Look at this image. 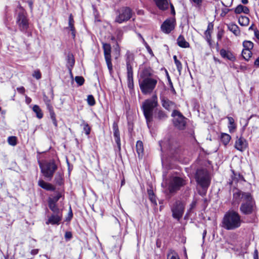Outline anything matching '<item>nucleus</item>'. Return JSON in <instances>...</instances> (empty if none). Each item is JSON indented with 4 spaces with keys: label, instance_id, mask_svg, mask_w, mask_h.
<instances>
[{
    "label": "nucleus",
    "instance_id": "obj_1",
    "mask_svg": "<svg viewBox=\"0 0 259 259\" xmlns=\"http://www.w3.org/2000/svg\"><path fill=\"white\" fill-rule=\"evenodd\" d=\"M233 199L242 201L240 207V211L244 214H250L255 211V201L249 192H245L236 189L233 193Z\"/></svg>",
    "mask_w": 259,
    "mask_h": 259
},
{
    "label": "nucleus",
    "instance_id": "obj_2",
    "mask_svg": "<svg viewBox=\"0 0 259 259\" xmlns=\"http://www.w3.org/2000/svg\"><path fill=\"white\" fill-rule=\"evenodd\" d=\"M152 73L151 69L145 68L140 74L139 86L142 93L144 95L151 94L157 85V79L152 77Z\"/></svg>",
    "mask_w": 259,
    "mask_h": 259
},
{
    "label": "nucleus",
    "instance_id": "obj_3",
    "mask_svg": "<svg viewBox=\"0 0 259 259\" xmlns=\"http://www.w3.org/2000/svg\"><path fill=\"white\" fill-rule=\"evenodd\" d=\"M243 220L238 212L230 210L225 214L222 222V227L227 230H234L241 226Z\"/></svg>",
    "mask_w": 259,
    "mask_h": 259
},
{
    "label": "nucleus",
    "instance_id": "obj_4",
    "mask_svg": "<svg viewBox=\"0 0 259 259\" xmlns=\"http://www.w3.org/2000/svg\"><path fill=\"white\" fill-rule=\"evenodd\" d=\"M157 105L158 99L156 95H154L151 98L146 100L142 104V108L148 127L153 119L154 109Z\"/></svg>",
    "mask_w": 259,
    "mask_h": 259
},
{
    "label": "nucleus",
    "instance_id": "obj_5",
    "mask_svg": "<svg viewBox=\"0 0 259 259\" xmlns=\"http://www.w3.org/2000/svg\"><path fill=\"white\" fill-rule=\"evenodd\" d=\"M39 166L41 172L48 180L52 179L55 171L57 169V166L53 160L45 161L44 163H40Z\"/></svg>",
    "mask_w": 259,
    "mask_h": 259
},
{
    "label": "nucleus",
    "instance_id": "obj_6",
    "mask_svg": "<svg viewBox=\"0 0 259 259\" xmlns=\"http://www.w3.org/2000/svg\"><path fill=\"white\" fill-rule=\"evenodd\" d=\"M195 179L198 184L204 188H207L210 184V177L208 172L206 170H197Z\"/></svg>",
    "mask_w": 259,
    "mask_h": 259
},
{
    "label": "nucleus",
    "instance_id": "obj_7",
    "mask_svg": "<svg viewBox=\"0 0 259 259\" xmlns=\"http://www.w3.org/2000/svg\"><path fill=\"white\" fill-rule=\"evenodd\" d=\"M184 209V203L180 201H177L171 207L172 217L179 221L183 215Z\"/></svg>",
    "mask_w": 259,
    "mask_h": 259
},
{
    "label": "nucleus",
    "instance_id": "obj_8",
    "mask_svg": "<svg viewBox=\"0 0 259 259\" xmlns=\"http://www.w3.org/2000/svg\"><path fill=\"white\" fill-rule=\"evenodd\" d=\"M185 185V181L183 178L179 177H172L171 178L168 185L169 191L171 193H174Z\"/></svg>",
    "mask_w": 259,
    "mask_h": 259
},
{
    "label": "nucleus",
    "instance_id": "obj_9",
    "mask_svg": "<svg viewBox=\"0 0 259 259\" xmlns=\"http://www.w3.org/2000/svg\"><path fill=\"white\" fill-rule=\"evenodd\" d=\"M171 116L174 117L175 126L180 130H183L186 126L185 117L178 110H174Z\"/></svg>",
    "mask_w": 259,
    "mask_h": 259
},
{
    "label": "nucleus",
    "instance_id": "obj_10",
    "mask_svg": "<svg viewBox=\"0 0 259 259\" xmlns=\"http://www.w3.org/2000/svg\"><path fill=\"white\" fill-rule=\"evenodd\" d=\"M132 15V10L129 8H123L119 10V14L116 16L115 21L118 23H122L128 21Z\"/></svg>",
    "mask_w": 259,
    "mask_h": 259
},
{
    "label": "nucleus",
    "instance_id": "obj_11",
    "mask_svg": "<svg viewBox=\"0 0 259 259\" xmlns=\"http://www.w3.org/2000/svg\"><path fill=\"white\" fill-rule=\"evenodd\" d=\"M103 48L106 63L108 68L111 73L113 69L111 57V46L109 44L103 43Z\"/></svg>",
    "mask_w": 259,
    "mask_h": 259
},
{
    "label": "nucleus",
    "instance_id": "obj_12",
    "mask_svg": "<svg viewBox=\"0 0 259 259\" xmlns=\"http://www.w3.org/2000/svg\"><path fill=\"white\" fill-rule=\"evenodd\" d=\"M17 24L19 26L21 31H25L27 29L29 24L28 20L23 11L18 14L17 19Z\"/></svg>",
    "mask_w": 259,
    "mask_h": 259
},
{
    "label": "nucleus",
    "instance_id": "obj_13",
    "mask_svg": "<svg viewBox=\"0 0 259 259\" xmlns=\"http://www.w3.org/2000/svg\"><path fill=\"white\" fill-rule=\"evenodd\" d=\"M62 218V212L54 213L51 215L46 221L47 225H59Z\"/></svg>",
    "mask_w": 259,
    "mask_h": 259
},
{
    "label": "nucleus",
    "instance_id": "obj_14",
    "mask_svg": "<svg viewBox=\"0 0 259 259\" xmlns=\"http://www.w3.org/2000/svg\"><path fill=\"white\" fill-rule=\"evenodd\" d=\"M161 28L163 32L169 33L175 28V22L173 20H166L163 22Z\"/></svg>",
    "mask_w": 259,
    "mask_h": 259
},
{
    "label": "nucleus",
    "instance_id": "obj_15",
    "mask_svg": "<svg viewBox=\"0 0 259 259\" xmlns=\"http://www.w3.org/2000/svg\"><path fill=\"white\" fill-rule=\"evenodd\" d=\"M162 106L168 111L176 110V105L175 103L165 97H162L161 99Z\"/></svg>",
    "mask_w": 259,
    "mask_h": 259
},
{
    "label": "nucleus",
    "instance_id": "obj_16",
    "mask_svg": "<svg viewBox=\"0 0 259 259\" xmlns=\"http://www.w3.org/2000/svg\"><path fill=\"white\" fill-rule=\"evenodd\" d=\"M125 57L127 71L133 70V66L134 65V54L128 51L126 52Z\"/></svg>",
    "mask_w": 259,
    "mask_h": 259
},
{
    "label": "nucleus",
    "instance_id": "obj_17",
    "mask_svg": "<svg viewBox=\"0 0 259 259\" xmlns=\"http://www.w3.org/2000/svg\"><path fill=\"white\" fill-rule=\"evenodd\" d=\"M113 130L115 141L117 145L118 149L120 150L121 146L120 135L117 124L115 122L113 123Z\"/></svg>",
    "mask_w": 259,
    "mask_h": 259
},
{
    "label": "nucleus",
    "instance_id": "obj_18",
    "mask_svg": "<svg viewBox=\"0 0 259 259\" xmlns=\"http://www.w3.org/2000/svg\"><path fill=\"white\" fill-rule=\"evenodd\" d=\"M246 147L247 142L244 139L242 138H240L236 141L235 147L238 150L242 151L246 148Z\"/></svg>",
    "mask_w": 259,
    "mask_h": 259
},
{
    "label": "nucleus",
    "instance_id": "obj_19",
    "mask_svg": "<svg viewBox=\"0 0 259 259\" xmlns=\"http://www.w3.org/2000/svg\"><path fill=\"white\" fill-rule=\"evenodd\" d=\"M173 143V141L171 140L169 138H167L159 142V145L161 149H172Z\"/></svg>",
    "mask_w": 259,
    "mask_h": 259
},
{
    "label": "nucleus",
    "instance_id": "obj_20",
    "mask_svg": "<svg viewBox=\"0 0 259 259\" xmlns=\"http://www.w3.org/2000/svg\"><path fill=\"white\" fill-rule=\"evenodd\" d=\"M157 7L161 10H165L168 8V0H154Z\"/></svg>",
    "mask_w": 259,
    "mask_h": 259
},
{
    "label": "nucleus",
    "instance_id": "obj_21",
    "mask_svg": "<svg viewBox=\"0 0 259 259\" xmlns=\"http://www.w3.org/2000/svg\"><path fill=\"white\" fill-rule=\"evenodd\" d=\"M39 186L42 188L49 191H54L55 188L54 186L50 183H48L42 180H39L38 182Z\"/></svg>",
    "mask_w": 259,
    "mask_h": 259
},
{
    "label": "nucleus",
    "instance_id": "obj_22",
    "mask_svg": "<svg viewBox=\"0 0 259 259\" xmlns=\"http://www.w3.org/2000/svg\"><path fill=\"white\" fill-rule=\"evenodd\" d=\"M220 54L223 58L227 59L230 61H234L235 59V57L231 52L227 51L225 49L221 50Z\"/></svg>",
    "mask_w": 259,
    "mask_h": 259
},
{
    "label": "nucleus",
    "instance_id": "obj_23",
    "mask_svg": "<svg viewBox=\"0 0 259 259\" xmlns=\"http://www.w3.org/2000/svg\"><path fill=\"white\" fill-rule=\"evenodd\" d=\"M67 29H69L71 31V34L72 37L73 38L75 37V30L74 27V20L73 17L71 14L70 15L69 17V25L68 27L66 28Z\"/></svg>",
    "mask_w": 259,
    "mask_h": 259
},
{
    "label": "nucleus",
    "instance_id": "obj_24",
    "mask_svg": "<svg viewBox=\"0 0 259 259\" xmlns=\"http://www.w3.org/2000/svg\"><path fill=\"white\" fill-rule=\"evenodd\" d=\"M177 44L181 48H187L189 47V44L182 35H180L177 39Z\"/></svg>",
    "mask_w": 259,
    "mask_h": 259
},
{
    "label": "nucleus",
    "instance_id": "obj_25",
    "mask_svg": "<svg viewBox=\"0 0 259 259\" xmlns=\"http://www.w3.org/2000/svg\"><path fill=\"white\" fill-rule=\"evenodd\" d=\"M154 117L156 119L162 120L166 119L167 116L163 111L159 110L156 112Z\"/></svg>",
    "mask_w": 259,
    "mask_h": 259
},
{
    "label": "nucleus",
    "instance_id": "obj_26",
    "mask_svg": "<svg viewBox=\"0 0 259 259\" xmlns=\"http://www.w3.org/2000/svg\"><path fill=\"white\" fill-rule=\"evenodd\" d=\"M136 151L139 157H142L143 154L144 148L143 143L141 141H138L136 144Z\"/></svg>",
    "mask_w": 259,
    "mask_h": 259
},
{
    "label": "nucleus",
    "instance_id": "obj_27",
    "mask_svg": "<svg viewBox=\"0 0 259 259\" xmlns=\"http://www.w3.org/2000/svg\"><path fill=\"white\" fill-rule=\"evenodd\" d=\"M128 87L130 89L134 88L133 73V70L127 71Z\"/></svg>",
    "mask_w": 259,
    "mask_h": 259
},
{
    "label": "nucleus",
    "instance_id": "obj_28",
    "mask_svg": "<svg viewBox=\"0 0 259 259\" xmlns=\"http://www.w3.org/2000/svg\"><path fill=\"white\" fill-rule=\"evenodd\" d=\"M228 28L231 32H232L235 35H238L240 34V30L238 26L235 24H229L228 25Z\"/></svg>",
    "mask_w": 259,
    "mask_h": 259
},
{
    "label": "nucleus",
    "instance_id": "obj_29",
    "mask_svg": "<svg viewBox=\"0 0 259 259\" xmlns=\"http://www.w3.org/2000/svg\"><path fill=\"white\" fill-rule=\"evenodd\" d=\"M238 22L240 25L246 26L249 24V19L246 16H240L238 19Z\"/></svg>",
    "mask_w": 259,
    "mask_h": 259
},
{
    "label": "nucleus",
    "instance_id": "obj_30",
    "mask_svg": "<svg viewBox=\"0 0 259 259\" xmlns=\"http://www.w3.org/2000/svg\"><path fill=\"white\" fill-rule=\"evenodd\" d=\"M33 111L35 113L36 117L39 118L41 119L43 117V113L41 110V109L39 108V107L38 105H34L33 107L32 108Z\"/></svg>",
    "mask_w": 259,
    "mask_h": 259
},
{
    "label": "nucleus",
    "instance_id": "obj_31",
    "mask_svg": "<svg viewBox=\"0 0 259 259\" xmlns=\"http://www.w3.org/2000/svg\"><path fill=\"white\" fill-rule=\"evenodd\" d=\"M49 202V207L50 209L54 213L62 212V210L60 209L56 205V203Z\"/></svg>",
    "mask_w": 259,
    "mask_h": 259
},
{
    "label": "nucleus",
    "instance_id": "obj_32",
    "mask_svg": "<svg viewBox=\"0 0 259 259\" xmlns=\"http://www.w3.org/2000/svg\"><path fill=\"white\" fill-rule=\"evenodd\" d=\"M231 140V136L227 134H222L221 135V141L225 145H227Z\"/></svg>",
    "mask_w": 259,
    "mask_h": 259
},
{
    "label": "nucleus",
    "instance_id": "obj_33",
    "mask_svg": "<svg viewBox=\"0 0 259 259\" xmlns=\"http://www.w3.org/2000/svg\"><path fill=\"white\" fill-rule=\"evenodd\" d=\"M75 60L73 56L71 54H69L67 56V65L69 68H72L74 64Z\"/></svg>",
    "mask_w": 259,
    "mask_h": 259
},
{
    "label": "nucleus",
    "instance_id": "obj_34",
    "mask_svg": "<svg viewBox=\"0 0 259 259\" xmlns=\"http://www.w3.org/2000/svg\"><path fill=\"white\" fill-rule=\"evenodd\" d=\"M242 55L246 60H248L251 57L252 53L250 50L243 49L242 52Z\"/></svg>",
    "mask_w": 259,
    "mask_h": 259
},
{
    "label": "nucleus",
    "instance_id": "obj_35",
    "mask_svg": "<svg viewBox=\"0 0 259 259\" xmlns=\"http://www.w3.org/2000/svg\"><path fill=\"white\" fill-rule=\"evenodd\" d=\"M227 118L229 123L228 127L230 132H231L236 128V126L234 123V120L232 117H227Z\"/></svg>",
    "mask_w": 259,
    "mask_h": 259
},
{
    "label": "nucleus",
    "instance_id": "obj_36",
    "mask_svg": "<svg viewBox=\"0 0 259 259\" xmlns=\"http://www.w3.org/2000/svg\"><path fill=\"white\" fill-rule=\"evenodd\" d=\"M243 46L244 50L251 51L253 47V44L250 41L245 40L243 42Z\"/></svg>",
    "mask_w": 259,
    "mask_h": 259
},
{
    "label": "nucleus",
    "instance_id": "obj_37",
    "mask_svg": "<svg viewBox=\"0 0 259 259\" xmlns=\"http://www.w3.org/2000/svg\"><path fill=\"white\" fill-rule=\"evenodd\" d=\"M49 108H50V112H50V115L51 118L52 120L53 124L56 127H57V121L56 119L55 113L54 112L53 110L51 109V108L50 107Z\"/></svg>",
    "mask_w": 259,
    "mask_h": 259
},
{
    "label": "nucleus",
    "instance_id": "obj_38",
    "mask_svg": "<svg viewBox=\"0 0 259 259\" xmlns=\"http://www.w3.org/2000/svg\"><path fill=\"white\" fill-rule=\"evenodd\" d=\"M61 194L58 193L56 195L54 196L53 198H50L49 202L56 203L59 199L61 198Z\"/></svg>",
    "mask_w": 259,
    "mask_h": 259
},
{
    "label": "nucleus",
    "instance_id": "obj_39",
    "mask_svg": "<svg viewBox=\"0 0 259 259\" xmlns=\"http://www.w3.org/2000/svg\"><path fill=\"white\" fill-rule=\"evenodd\" d=\"M9 144L12 146H15L17 144V138L15 136L9 137L8 139Z\"/></svg>",
    "mask_w": 259,
    "mask_h": 259
},
{
    "label": "nucleus",
    "instance_id": "obj_40",
    "mask_svg": "<svg viewBox=\"0 0 259 259\" xmlns=\"http://www.w3.org/2000/svg\"><path fill=\"white\" fill-rule=\"evenodd\" d=\"M87 102L90 106H94L95 104V100L92 95H89L88 96Z\"/></svg>",
    "mask_w": 259,
    "mask_h": 259
},
{
    "label": "nucleus",
    "instance_id": "obj_41",
    "mask_svg": "<svg viewBox=\"0 0 259 259\" xmlns=\"http://www.w3.org/2000/svg\"><path fill=\"white\" fill-rule=\"evenodd\" d=\"M167 259H180V258L177 253L174 251H171L168 254Z\"/></svg>",
    "mask_w": 259,
    "mask_h": 259
},
{
    "label": "nucleus",
    "instance_id": "obj_42",
    "mask_svg": "<svg viewBox=\"0 0 259 259\" xmlns=\"http://www.w3.org/2000/svg\"><path fill=\"white\" fill-rule=\"evenodd\" d=\"M44 101L47 106V108L49 110V112H50V108H49L50 107L51 108L52 110H53V108L52 105L51 104L50 100H49L46 96H44Z\"/></svg>",
    "mask_w": 259,
    "mask_h": 259
},
{
    "label": "nucleus",
    "instance_id": "obj_43",
    "mask_svg": "<svg viewBox=\"0 0 259 259\" xmlns=\"http://www.w3.org/2000/svg\"><path fill=\"white\" fill-rule=\"evenodd\" d=\"M75 80L79 85H82L84 81V79L82 76H76Z\"/></svg>",
    "mask_w": 259,
    "mask_h": 259
},
{
    "label": "nucleus",
    "instance_id": "obj_44",
    "mask_svg": "<svg viewBox=\"0 0 259 259\" xmlns=\"http://www.w3.org/2000/svg\"><path fill=\"white\" fill-rule=\"evenodd\" d=\"M115 34L117 40L120 41L122 37L123 31L120 29H117L115 32Z\"/></svg>",
    "mask_w": 259,
    "mask_h": 259
},
{
    "label": "nucleus",
    "instance_id": "obj_45",
    "mask_svg": "<svg viewBox=\"0 0 259 259\" xmlns=\"http://www.w3.org/2000/svg\"><path fill=\"white\" fill-rule=\"evenodd\" d=\"M83 131L87 135H89L91 132V128L89 126V124L87 123H84L83 124Z\"/></svg>",
    "mask_w": 259,
    "mask_h": 259
},
{
    "label": "nucleus",
    "instance_id": "obj_46",
    "mask_svg": "<svg viewBox=\"0 0 259 259\" xmlns=\"http://www.w3.org/2000/svg\"><path fill=\"white\" fill-rule=\"evenodd\" d=\"M32 76L37 79H39L41 77L40 72L39 70H35L32 74Z\"/></svg>",
    "mask_w": 259,
    "mask_h": 259
},
{
    "label": "nucleus",
    "instance_id": "obj_47",
    "mask_svg": "<svg viewBox=\"0 0 259 259\" xmlns=\"http://www.w3.org/2000/svg\"><path fill=\"white\" fill-rule=\"evenodd\" d=\"M243 6L241 5H238L235 9V13L236 14H240L243 11Z\"/></svg>",
    "mask_w": 259,
    "mask_h": 259
},
{
    "label": "nucleus",
    "instance_id": "obj_48",
    "mask_svg": "<svg viewBox=\"0 0 259 259\" xmlns=\"http://www.w3.org/2000/svg\"><path fill=\"white\" fill-rule=\"evenodd\" d=\"M178 71L180 73L182 69V65L180 61H176L175 62Z\"/></svg>",
    "mask_w": 259,
    "mask_h": 259
},
{
    "label": "nucleus",
    "instance_id": "obj_49",
    "mask_svg": "<svg viewBox=\"0 0 259 259\" xmlns=\"http://www.w3.org/2000/svg\"><path fill=\"white\" fill-rule=\"evenodd\" d=\"M149 198L150 199V200L151 201V202L154 205H157V202H156V197H155V195H152V196H149Z\"/></svg>",
    "mask_w": 259,
    "mask_h": 259
},
{
    "label": "nucleus",
    "instance_id": "obj_50",
    "mask_svg": "<svg viewBox=\"0 0 259 259\" xmlns=\"http://www.w3.org/2000/svg\"><path fill=\"white\" fill-rule=\"evenodd\" d=\"M17 90L19 93L22 94H23L25 91L24 88L23 87L17 88Z\"/></svg>",
    "mask_w": 259,
    "mask_h": 259
},
{
    "label": "nucleus",
    "instance_id": "obj_51",
    "mask_svg": "<svg viewBox=\"0 0 259 259\" xmlns=\"http://www.w3.org/2000/svg\"><path fill=\"white\" fill-rule=\"evenodd\" d=\"M205 34L208 39H209L210 37V32L209 30V28H208L207 29L205 32Z\"/></svg>",
    "mask_w": 259,
    "mask_h": 259
},
{
    "label": "nucleus",
    "instance_id": "obj_52",
    "mask_svg": "<svg viewBox=\"0 0 259 259\" xmlns=\"http://www.w3.org/2000/svg\"><path fill=\"white\" fill-rule=\"evenodd\" d=\"M242 8H243V11H242L243 13H244L245 14H248L249 12V9L247 7L243 6Z\"/></svg>",
    "mask_w": 259,
    "mask_h": 259
},
{
    "label": "nucleus",
    "instance_id": "obj_53",
    "mask_svg": "<svg viewBox=\"0 0 259 259\" xmlns=\"http://www.w3.org/2000/svg\"><path fill=\"white\" fill-rule=\"evenodd\" d=\"M198 6H200L202 4V0H192Z\"/></svg>",
    "mask_w": 259,
    "mask_h": 259
},
{
    "label": "nucleus",
    "instance_id": "obj_54",
    "mask_svg": "<svg viewBox=\"0 0 259 259\" xmlns=\"http://www.w3.org/2000/svg\"><path fill=\"white\" fill-rule=\"evenodd\" d=\"M253 258L254 259H258V251L257 249H255L254 251Z\"/></svg>",
    "mask_w": 259,
    "mask_h": 259
},
{
    "label": "nucleus",
    "instance_id": "obj_55",
    "mask_svg": "<svg viewBox=\"0 0 259 259\" xmlns=\"http://www.w3.org/2000/svg\"><path fill=\"white\" fill-rule=\"evenodd\" d=\"M72 237L71 233L70 232H67L65 233V237L66 238L70 239Z\"/></svg>",
    "mask_w": 259,
    "mask_h": 259
},
{
    "label": "nucleus",
    "instance_id": "obj_56",
    "mask_svg": "<svg viewBox=\"0 0 259 259\" xmlns=\"http://www.w3.org/2000/svg\"><path fill=\"white\" fill-rule=\"evenodd\" d=\"M38 249H32L31 251V254L32 255L37 254L38 253Z\"/></svg>",
    "mask_w": 259,
    "mask_h": 259
},
{
    "label": "nucleus",
    "instance_id": "obj_57",
    "mask_svg": "<svg viewBox=\"0 0 259 259\" xmlns=\"http://www.w3.org/2000/svg\"><path fill=\"white\" fill-rule=\"evenodd\" d=\"M147 192H148V194L149 197L151 196H152V195H154L153 191L152 190L148 189L147 190Z\"/></svg>",
    "mask_w": 259,
    "mask_h": 259
},
{
    "label": "nucleus",
    "instance_id": "obj_58",
    "mask_svg": "<svg viewBox=\"0 0 259 259\" xmlns=\"http://www.w3.org/2000/svg\"><path fill=\"white\" fill-rule=\"evenodd\" d=\"M147 50L148 53L151 55L153 56V52L149 46H146Z\"/></svg>",
    "mask_w": 259,
    "mask_h": 259
},
{
    "label": "nucleus",
    "instance_id": "obj_59",
    "mask_svg": "<svg viewBox=\"0 0 259 259\" xmlns=\"http://www.w3.org/2000/svg\"><path fill=\"white\" fill-rule=\"evenodd\" d=\"M254 64L257 67H259V57L254 61Z\"/></svg>",
    "mask_w": 259,
    "mask_h": 259
},
{
    "label": "nucleus",
    "instance_id": "obj_60",
    "mask_svg": "<svg viewBox=\"0 0 259 259\" xmlns=\"http://www.w3.org/2000/svg\"><path fill=\"white\" fill-rule=\"evenodd\" d=\"M254 34H255V36H256V37L259 40V31L255 30Z\"/></svg>",
    "mask_w": 259,
    "mask_h": 259
},
{
    "label": "nucleus",
    "instance_id": "obj_61",
    "mask_svg": "<svg viewBox=\"0 0 259 259\" xmlns=\"http://www.w3.org/2000/svg\"><path fill=\"white\" fill-rule=\"evenodd\" d=\"M31 100L30 98L28 97L27 96H26V102L28 104L30 103Z\"/></svg>",
    "mask_w": 259,
    "mask_h": 259
},
{
    "label": "nucleus",
    "instance_id": "obj_62",
    "mask_svg": "<svg viewBox=\"0 0 259 259\" xmlns=\"http://www.w3.org/2000/svg\"><path fill=\"white\" fill-rule=\"evenodd\" d=\"M170 89H171V91L172 92V93H174V94H176V91L173 87V85H171V86L170 87Z\"/></svg>",
    "mask_w": 259,
    "mask_h": 259
},
{
    "label": "nucleus",
    "instance_id": "obj_63",
    "mask_svg": "<svg viewBox=\"0 0 259 259\" xmlns=\"http://www.w3.org/2000/svg\"><path fill=\"white\" fill-rule=\"evenodd\" d=\"M170 7H171V13H172V14H175V10H174V6H173L172 5H170Z\"/></svg>",
    "mask_w": 259,
    "mask_h": 259
},
{
    "label": "nucleus",
    "instance_id": "obj_64",
    "mask_svg": "<svg viewBox=\"0 0 259 259\" xmlns=\"http://www.w3.org/2000/svg\"><path fill=\"white\" fill-rule=\"evenodd\" d=\"M241 2L243 4H247L248 3V0H241Z\"/></svg>",
    "mask_w": 259,
    "mask_h": 259
}]
</instances>
